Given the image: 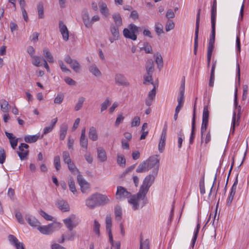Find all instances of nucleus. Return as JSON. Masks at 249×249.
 Listing matches in <instances>:
<instances>
[{"label": "nucleus", "instance_id": "obj_1", "mask_svg": "<svg viewBox=\"0 0 249 249\" xmlns=\"http://www.w3.org/2000/svg\"><path fill=\"white\" fill-rule=\"evenodd\" d=\"M146 194L147 193L140 189L137 194L131 196L128 200V202L132 206L134 210L142 208L147 204Z\"/></svg>", "mask_w": 249, "mask_h": 249}, {"label": "nucleus", "instance_id": "obj_2", "mask_svg": "<svg viewBox=\"0 0 249 249\" xmlns=\"http://www.w3.org/2000/svg\"><path fill=\"white\" fill-rule=\"evenodd\" d=\"M142 28L138 27L134 24L131 23L128 25L127 28H124L123 30L124 36L128 39L132 40H136L137 38V34L141 31Z\"/></svg>", "mask_w": 249, "mask_h": 249}, {"label": "nucleus", "instance_id": "obj_3", "mask_svg": "<svg viewBox=\"0 0 249 249\" xmlns=\"http://www.w3.org/2000/svg\"><path fill=\"white\" fill-rule=\"evenodd\" d=\"M158 156L153 155L150 157L147 160H145L149 170L152 169V174L157 175L160 167V160L158 158Z\"/></svg>", "mask_w": 249, "mask_h": 249}, {"label": "nucleus", "instance_id": "obj_4", "mask_svg": "<svg viewBox=\"0 0 249 249\" xmlns=\"http://www.w3.org/2000/svg\"><path fill=\"white\" fill-rule=\"evenodd\" d=\"M156 176L157 175L152 174L146 176L143 180L142 184L141 186L140 189L142 190L143 192L147 194L149 188L154 183L155 176Z\"/></svg>", "mask_w": 249, "mask_h": 249}, {"label": "nucleus", "instance_id": "obj_5", "mask_svg": "<svg viewBox=\"0 0 249 249\" xmlns=\"http://www.w3.org/2000/svg\"><path fill=\"white\" fill-rule=\"evenodd\" d=\"M200 12H201V9L199 8L197 11L196 18V29H195V39H194V53L195 55L196 54L197 50V47H198V34H199Z\"/></svg>", "mask_w": 249, "mask_h": 249}, {"label": "nucleus", "instance_id": "obj_6", "mask_svg": "<svg viewBox=\"0 0 249 249\" xmlns=\"http://www.w3.org/2000/svg\"><path fill=\"white\" fill-rule=\"evenodd\" d=\"M131 196V193L126 189L121 186H118L116 193V199L123 200Z\"/></svg>", "mask_w": 249, "mask_h": 249}, {"label": "nucleus", "instance_id": "obj_7", "mask_svg": "<svg viewBox=\"0 0 249 249\" xmlns=\"http://www.w3.org/2000/svg\"><path fill=\"white\" fill-rule=\"evenodd\" d=\"M216 20H211L212 31L209 40L208 49L213 50L215 37Z\"/></svg>", "mask_w": 249, "mask_h": 249}, {"label": "nucleus", "instance_id": "obj_8", "mask_svg": "<svg viewBox=\"0 0 249 249\" xmlns=\"http://www.w3.org/2000/svg\"><path fill=\"white\" fill-rule=\"evenodd\" d=\"M64 61L70 65L71 68L75 72H78L80 66L78 61L75 59H72L69 55L65 56Z\"/></svg>", "mask_w": 249, "mask_h": 249}, {"label": "nucleus", "instance_id": "obj_9", "mask_svg": "<svg viewBox=\"0 0 249 249\" xmlns=\"http://www.w3.org/2000/svg\"><path fill=\"white\" fill-rule=\"evenodd\" d=\"M95 195L99 206L106 205L110 202L109 198L105 195L96 193H95Z\"/></svg>", "mask_w": 249, "mask_h": 249}, {"label": "nucleus", "instance_id": "obj_10", "mask_svg": "<svg viewBox=\"0 0 249 249\" xmlns=\"http://www.w3.org/2000/svg\"><path fill=\"white\" fill-rule=\"evenodd\" d=\"M115 81L116 84L128 87L129 86V83L127 81L126 78L122 74L117 73L115 75Z\"/></svg>", "mask_w": 249, "mask_h": 249}, {"label": "nucleus", "instance_id": "obj_11", "mask_svg": "<svg viewBox=\"0 0 249 249\" xmlns=\"http://www.w3.org/2000/svg\"><path fill=\"white\" fill-rule=\"evenodd\" d=\"M196 104L195 102L194 107V111H193V115L192 121V129H191V133L190 135V140H189V143L190 144H192L194 142L195 138V127H196Z\"/></svg>", "mask_w": 249, "mask_h": 249}, {"label": "nucleus", "instance_id": "obj_12", "mask_svg": "<svg viewBox=\"0 0 249 249\" xmlns=\"http://www.w3.org/2000/svg\"><path fill=\"white\" fill-rule=\"evenodd\" d=\"M86 205L90 209H93L96 207L99 206L95 193L90 196L85 201Z\"/></svg>", "mask_w": 249, "mask_h": 249}, {"label": "nucleus", "instance_id": "obj_13", "mask_svg": "<svg viewBox=\"0 0 249 249\" xmlns=\"http://www.w3.org/2000/svg\"><path fill=\"white\" fill-rule=\"evenodd\" d=\"M77 178V182L80 186L81 192L83 193H86L89 189V185L88 183L80 174L78 175Z\"/></svg>", "mask_w": 249, "mask_h": 249}, {"label": "nucleus", "instance_id": "obj_14", "mask_svg": "<svg viewBox=\"0 0 249 249\" xmlns=\"http://www.w3.org/2000/svg\"><path fill=\"white\" fill-rule=\"evenodd\" d=\"M234 105L235 109H237V118H236L237 122V125L239 124V121L241 117V107L240 106L238 105V99H237V88L236 87L234 92Z\"/></svg>", "mask_w": 249, "mask_h": 249}, {"label": "nucleus", "instance_id": "obj_15", "mask_svg": "<svg viewBox=\"0 0 249 249\" xmlns=\"http://www.w3.org/2000/svg\"><path fill=\"white\" fill-rule=\"evenodd\" d=\"M56 206L63 212L70 211V206L67 202L63 199L58 200L56 203Z\"/></svg>", "mask_w": 249, "mask_h": 249}, {"label": "nucleus", "instance_id": "obj_16", "mask_svg": "<svg viewBox=\"0 0 249 249\" xmlns=\"http://www.w3.org/2000/svg\"><path fill=\"white\" fill-rule=\"evenodd\" d=\"M53 224H50L46 226H38L37 229L39 231L44 234H49L53 231Z\"/></svg>", "mask_w": 249, "mask_h": 249}, {"label": "nucleus", "instance_id": "obj_17", "mask_svg": "<svg viewBox=\"0 0 249 249\" xmlns=\"http://www.w3.org/2000/svg\"><path fill=\"white\" fill-rule=\"evenodd\" d=\"M217 61L213 60V65L211 70L210 76V80L209 83V86L211 87H213L214 85V71L216 68Z\"/></svg>", "mask_w": 249, "mask_h": 249}, {"label": "nucleus", "instance_id": "obj_18", "mask_svg": "<svg viewBox=\"0 0 249 249\" xmlns=\"http://www.w3.org/2000/svg\"><path fill=\"white\" fill-rule=\"evenodd\" d=\"M82 17L85 25L88 28L90 27L91 22H90L89 15L87 9H84L82 11Z\"/></svg>", "mask_w": 249, "mask_h": 249}, {"label": "nucleus", "instance_id": "obj_19", "mask_svg": "<svg viewBox=\"0 0 249 249\" xmlns=\"http://www.w3.org/2000/svg\"><path fill=\"white\" fill-rule=\"evenodd\" d=\"M72 218L68 217L63 219V222L69 231H72L73 229L76 227V225L73 223L72 219L74 218V215H72Z\"/></svg>", "mask_w": 249, "mask_h": 249}, {"label": "nucleus", "instance_id": "obj_20", "mask_svg": "<svg viewBox=\"0 0 249 249\" xmlns=\"http://www.w3.org/2000/svg\"><path fill=\"white\" fill-rule=\"evenodd\" d=\"M25 217L30 226L32 227H38L40 223L35 217L32 216L30 214H26Z\"/></svg>", "mask_w": 249, "mask_h": 249}, {"label": "nucleus", "instance_id": "obj_21", "mask_svg": "<svg viewBox=\"0 0 249 249\" xmlns=\"http://www.w3.org/2000/svg\"><path fill=\"white\" fill-rule=\"evenodd\" d=\"M97 157L101 162H104L107 160L106 152L102 147L97 148Z\"/></svg>", "mask_w": 249, "mask_h": 249}, {"label": "nucleus", "instance_id": "obj_22", "mask_svg": "<svg viewBox=\"0 0 249 249\" xmlns=\"http://www.w3.org/2000/svg\"><path fill=\"white\" fill-rule=\"evenodd\" d=\"M208 119H203L202 118V122L201 124V143H202L203 142V139L204 136L205 135V133L206 131L207 126H208Z\"/></svg>", "mask_w": 249, "mask_h": 249}, {"label": "nucleus", "instance_id": "obj_23", "mask_svg": "<svg viewBox=\"0 0 249 249\" xmlns=\"http://www.w3.org/2000/svg\"><path fill=\"white\" fill-rule=\"evenodd\" d=\"M68 126L66 123H63L61 124L60 129L59 139L63 141L65 139L66 135L67 133Z\"/></svg>", "mask_w": 249, "mask_h": 249}, {"label": "nucleus", "instance_id": "obj_24", "mask_svg": "<svg viewBox=\"0 0 249 249\" xmlns=\"http://www.w3.org/2000/svg\"><path fill=\"white\" fill-rule=\"evenodd\" d=\"M120 26L111 24L110 26V31L112 35L115 38H119L120 33L119 28Z\"/></svg>", "mask_w": 249, "mask_h": 249}, {"label": "nucleus", "instance_id": "obj_25", "mask_svg": "<svg viewBox=\"0 0 249 249\" xmlns=\"http://www.w3.org/2000/svg\"><path fill=\"white\" fill-rule=\"evenodd\" d=\"M8 240L12 244L15 246L17 249H20L21 244H23L18 242V239L13 235H9L8 236Z\"/></svg>", "mask_w": 249, "mask_h": 249}, {"label": "nucleus", "instance_id": "obj_26", "mask_svg": "<svg viewBox=\"0 0 249 249\" xmlns=\"http://www.w3.org/2000/svg\"><path fill=\"white\" fill-rule=\"evenodd\" d=\"M147 74H152L154 70V62L152 59L148 60L145 64Z\"/></svg>", "mask_w": 249, "mask_h": 249}, {"label": "nucleus", "instance_id": "obj_27", "mask_svg": "<svg viewBox=\"0 0 249 249\" xmlns=\"http://www.w3.org/2000/svg\"><path fill=\"white\" fill-rule=\"evenodd\" d=\"M39 137V135H26L24 137V140L26 142L31 143L36 142Z\"/></svg>", "mask_w": 249, "mask_h": 249}, {"label": "nucleus", "instance_id": "obj_28", "mask_svg": "<svg viewBox=\"0 0 249 249\" xmlns=\"http://www.w3.org/2000/svg\"><path fill=\"white\" fill-rule=\"evenodd\" d=\"M0 105L1 110L5 113L8 112L10 109V105L8 102L4 99L0 100Z\"/></svg>", "mask_w": 249, "mask_h": 249}, {"label": "nucleus", "instance_id": "obj_29", "mask_svg": "<svg viewBox=\"0 0 249 249\" xmlns=\"http://www.w3.org/2000/svg\"><path fill=\"white\" fill-rule=\"evenodd\" d=\"M89 137L93 141H95L98 139V135L96 129L94 126L90 127L89 133Z\"/></svg>", "mask_w": 249, "mask_h": 249}, {"label": "nucleus", "instance_id": "obj_30", "mask_svg": "<svg viewBox=\"0 0 249 249\" xmlns=\"http://www.w3.org/2000/svg\"><path fill=\"white\" fill-rule=\"evenodd\" d=\"M43 55L47 61L49 63H53L54 62V59L49 50L47 48H45L43 49Z\"/></svg>", "mask_w": 249, "mask_h": 249}, {"label": "nucleus", "instance_id": "obj_31", "mask_svg": "<svg viewBox=\"0 0 249 249\" xmlns=\"http://www.w3.org/2000/svg\"><path fill=\"white\" fill-rule=\"evenodd\" d=\"M89 71L94 76L98 77L101 75V72L95 64H92L89 67Z\"/></svg>", "mask_w": 249, "mask_h": 249}, {"label": "nucleus", "instance_id": "obj_32", "mask_svg": "<svg viewBox=\"0 0 249 249\" xmlns=\"http://www.w3.org/2000/svg\"><path fill=\"white\" fill-rule=\"evenodd\" d=\"M149 171L148 167L147 166V164L145 161H143L142 163H141L138 168H137L136 171L137 173H143Z\"/></svg>", "mask_w": 249, "mask_h": 249}, {"label": "nucleus", "instance_id": "obj_33", "mask_svg": "<svg viewBox=\"0 0 249 249\" xmlns=\"http://www.w3.org/2000/svg\"><path fill=\"white\" fill-rule=\"evenodd\" d=\"M216 8H217L216 0H214L213 2L211 11V20H216V13H216Z\"/></svg>", "mask_w": 249, "mask_h": 249}, {"label": "nucleus", "instance_id": "obj_34", "mask_svg": "<svg viewBox=\"0 0 249 249\" xmlns=\"http://www.w3.org/2000/svg\"><path fill=\"white\" fill-rule=\"evenodd\" d=\"M112 18L114 19L115 23H114V25L121 26L123 22H122V18L119 13H115L113 14Z\"/></svg>", "mask_w": 249, "mask_h": 249}, {"label": "nucleus", "instance_id": "obj_35", "mask_svg": "<svg viewBox=\"0 0 249 249\" xmlns=\"http://www.w3.org/2000/svg\"><path fill=\"white\" fill-rule=\"evenodd\" d=\"M37 13L39 18H43L44 15V8L43 4L42 2H39L37 5Z\"/></svg>", "mask_w": 249, "mask_h": 249}, {"label": "nucleus", "instance_id": "obj_36", "mask_svg": "<svg viewBox=\"0 0 249 249\" xmlns=\"http://www.w3.org/2000/svg\"><path fill=\"white\" fill-rule=\"evenodd\" d=\"M106 225L107 231L111 232L112 219L110 214L107 215L106 218Z\"/></svg>", "mask_w": 249, "mask_h": 249}, {"label": "nucleus", "instance_id": "obj_37", "mask_svg": "<svg viewBox=\"0 0 249 249\" xmlns=\"http://www.w3.org/2000/svg\"><path fill=\"white\" fill-rule=\"evenodd\" d=\"M99 5L100 8L101 13L105 16H107L108 15V10L107 8V5L106 3L103 2H99Z\"/></svg>", "mask_w": 249, "mask_h": 249}, {"label": "nucleus", "instance_id": "obj_38", "mask_svg": "<svg viewBox=\"0 0 249 249\" xmlns=\"http://www.w3.org/2000/svg\"><path fill=\"white\" fill-rule=\"evenodd\" d=\"M155 61L157 64L158 69L160 70L163 67V59L160 54L159 53H156Z\"/></svg>", "mask_w": 249, "mask_h": 249}, {"label": "nucleus", "instance_id": "obj_39", "mask_svg": "<svg viewBox=\"0 0 249 249\" xmlns=\"http://www.w3.org/2000/svg\"><path fill=\"white\" fill-rule=\"evenodd\" d=\"M114 213L116 218L117 220H120L122 218V211L121 207L117 205L115 207Z\"/></svg>", "mask_w": 249, "mask_h": 249}, {"label": "nucleus", "instance_id": "obj_40", "mask_svg": "<svg viewBox=\"0 0 249 249\" xmlns=\"http://www.w3.org/2000/svg\"><path fill=\"white\" fill-rule=\"evenodd\" d=\"M117 163L121 167H124L125 165V159L123 155H117Z\"/></svg>", "mask_w": 249, "mask_h": 249}, {"label": "nucleus", "instance_id": "obj_41", "mask_svg": "<svg viewBox=\"0 0 249 249\" xmlns=\"http://www.w3.org/2000/svg\"><path fill=\"white\" fill-rule=\"evenodd\" d=\"M29 151L26 150L24 151H17V154L19 156L20 159L22 160H25L29 155Z\"/></svg>", "mask_w": 249, "mask_h": 249}, {"label": "nucleus", "instance_id": "obj_42", "mask_svg": "<svg viewBox=\"0 0 249 249\" xmlns=\"http://www.w3.org/2000/svg\"><path fill=\"white\" fill-rule=\"evenodd\" d=\"M85 100L86 98L83 96L80 97L78 98V102L74 107V109L75 111H78L82 108L83 104L85 101Z\"/></svg>", "mask_w": 249, "mask_h": 249}, {"label": "nucleus", "instance_id": "obj_43", "mask_svg": "<svg viewBox=\"0 0 249 249\" xmlns=\"http://www.w3.org/2000/svg\"><path fill=\"white\" fill-rule=\"evenodd\" d=\"M155 31L158 36L164 33L162 25L159 22L156 23L155 25Z\"/></svg>", "mask_w": 249, "mask_h": 249}, {"label": "nucleus", "instance_id": "obj_44", "mask_svg": "<svg viewBox=\"0 0 249 249\" xmlns=\"http://www.w3.org/2000/svg\"><path fill=\"white\" fill-rule=\"evenodd\" d=\"M200 223H198L197 224L196 228L194 232V236H193L192 241V245L193 247L194 246V245L196 243V238L197 237V235H198V232H199V231L200 229Z\"/></svg>", "mask_w": 249, "mask_h": 249}, {"label": "nucleus", "instance_id": "obj_45", "mask_svg": "<svg viewBox=\"0 0 249 249\" xmlns=\"http://www.w3.org/2000/svg\"><path fill=\"white\" fill-rule=\"evenodd\" d=\"M88 141L86 137H80V146L86 150L88 148Z\"/></svg>", "mask_w": 249, "mask_h": 249}, {"label": "nucleus", "instance_id": "obj_46", "mask_svg": "<svg viewBox=\"0 0 249 249\" xmlns=\"http://www.w3.org/2000/svg\"><path fill=\"white\" fill-rule=\"evenodd\" d=\"M68 183L70 190H71V192H72L73 193V194H75L76 193L77 191L75 186V183L73 179L72 178H70L69 179Z\"/></svg>", "mask_w": 249, "mask_h": 249}, {"label": "nucleus", "instance_id": "obj_47", "mask_svg": "<svg viewBox=\"0 0 249 249\" xmlns=\"http://www.w3.org/2000/svg\"><path fill=\"white\" fill-rule=\"evenodd\" d=\"M199 188L200 194L201 195H204L205 193L204 175L203 176V177L199 181Z\"/></svg>", "mask_w": 249, "mask_h": 249}, {"label": "nucleus", "instance_id": "obj_48", "mask_svg": "<svg viewBox=\"0 0 249 249\" xmlns=\"http://www.w3.org/2000/svg\"><path fill=\"white\" fill-rule=\"evenodd\" d=\"M100 224L96 220H95L94 221L93 231L98 236L100 235Z\"/></svg>", "mask_w": 249, "mask_h": 249}, {"label": "nucleus", "instance_id": "obj_49", "mask_svg": "<svg viewBox=\"0 0 249 249\" xmlns=\"http://www.w3.org/2000/svg\"><path fill=\"white\" fill-rule=\"evenodd\" d=\"M237 122L236 120V113L235 111H234L233 113V116L232 119V124H231V130L232 132H234L235 126L237 125Z\"/></svg>", "mask_w": 249, "mask_h": 249}, {"label": "nucleus", "instance_id": "obj_50", "mask_svg": "<svg viewBox=\"0 0 249 249\" xmlns=\"http://www.w3.org/2000/svg\"><path fill=\"white\" fill-rule=\"evenodd\" d=\"M63 159L64 162L67 164L72 161L70 158L69 153L67 151L63 152Z\"/></svg>", "mask_w": 249, "mask_h": 249}, {"label": "nucleus", "instance_id": "obj_51", "mask_svg": "<svg viewBox=\"0 0 249 249\" xmlns=\"http://www.w3.org/2000/svg\"><path fill=\"white\" fill-rule=\"evenodd\" d=\"M70 232L65 235L66 239L69 241H73L74 240L75 236H76V232L74 231H70Z\"/></svg>", "mask_w": 249, "mask_h": 249}, {"label": "nucleus", "instance_id": "obj_52", "mask_svg": "<svg viewBox=\"0 0 249 249\" xmlns=\"http://www.w3.org/2000/svg\"><path fill=\"white\" fill-rule=\"evenodd\" d=\"M111 103L108 98H107L105 101L101 104V111L103 112L106 110L107 107L110 105Z\"/></svg>", "mask_w": 249, "mask_h": 249}, {"label": "nucleus", "instance_id": "obj_53", "mask_svg": "<svg viewBox=\"0 0 249 249\" xmlns=\"http://www.w3.org/2000/svg\"><path fill=\"white\" fill-rule=\"evenodd\" d=\"M15 216L18 221L20 224H23L24 223V221L23 219L22 214L20 212L16 211Z\"/></svg>", "mask_w": 249, "mask_h": 249}, {"label": "nucleus", "instance_id": "obj_54", "mask_svg": "<svg viewBox=\"0 0 249 249\" xmlns=\"http://www.w3.org/2000/svg\"><path fill=\"white\" fill-rule=\"evenodd\" d=\"M175 24L173 21L168 20L165 25V30L166 32H169L174 28Z\"/></svg>", "mask_w": 249, "mask_h": 249}, {"label": "nucleus", "instance_id": "obj_55", "mask_svg": "<svg viewBox=\"0 0 249 249\" xmlns=\"http://www.w3.org/2000/svg\"><path fill=\"white\" fill-rule=\"evenodd\" d=\"M64 99V95L61 93H58L54 100V103L55 104H61Z\"/></svg>", "mask_w": 249, "mask_h": 249}, {"label": "nucleus", "instance_id": "obj_56", "mask_svg": "<svg viewBox=\"0 0 249 249\" xmlns=\"http://www.w3.org/2000/svg\"><path fill=\"white\" fill-rule=\"evenodd\" d=\"M6 159L5 152L4 149L1 148L0 149V163L3 164Z\"/></svg>", "mask_w": 249, "mask_h": 249}, {"label": "nucleus", "instance_id": "obj_57", "mask_svg": "<svg viewBox=\"0 0 249 249\" xmlns=\"http://www.w3.org/2000/svg\"><path fill=\"white\" fill-rule=\"evenodd\" d=\"M140 249H149V242L147 240L144 242H142V240H141Z\"/></svg>", "mask_w": 249, "mask_h": 249}, {"label": "nucleus", "instance_id": "obj_58", "mask_svg": "<svg viewBox=\"0 0 249 249\" xmlns=\"http://www.w3.org/2000/svg\"><path fill=\"white\" fill-rule=\"evenodd\" d=\"M143 49L145 53H152V47L147 42L144 43Z\"/></svg>", "mask_w": 249, "mask_h": 249}, {"label": "nucleus", "instance_id": "obj_59", "mask_svg": "<svg viewBox=\"0 0 249 249\" xmlns=\"http://www.w3.org/2000/svg\"><path fill=\"white\" fill-rule=\"evenodd\" d=\"M39 214L47 220L51 221L53 219V217L52 216L49 215L43 210H40L39 211Z\"/></svg>", "mask_w": 249, "mask_h": 249}, {"label": "nucleus", "instance_id": "obj_60", "mask_svg": "<svg viewBox=\"0 0 249 249\" xmlns=\"http://www.w3.org/2000/svg\"><path fill=\"white\" fill-rule=\"evenodd\" d=\"M58 63H59V65L60 66V67L61 69V70L64 71V72H71L70 70L67 68V67H66V66L64 64L63 61L62 60H59L58 61Z\"/></svg>", "mask_w": 249, "mask_h": 249}, {"label": "nucleus", "instance_id": "obj_61", "mask_svg": "<svg viewBox=\"0 0 249 249\" xmlns=\"http://www.w3.org/2000/svg\"><path fill=\"white\" fill-rule=\"evenodd\" d=\"M59 27L61 33L68 31L67 26L64 24L62 21H60L59 23Z\"/></svg>", "mask_w": 249, "mask_h": 249}, {"label": "nucleus", "instance_id": "obj_62", "mask_svg": "<svg viewBox=\"0 0 249 249\" xmlns=\"http://www.w3.org/2000/svg\"><path fill=\"white\" fill-rule=\"evenodd\" d=\"M140 124V118L139 117L136 116L135 117L131 123L132 126H137L139 125Z\"/></svg>", "mask_w": 249, "mask_h": 249}, {"label": "nucleus", "instance_id": "obj_63", "mask_svg": "<svg viewBox=\"0 0 249 249\" xmlns=\"http://www.w3.org/2000/svg\"><path fill=\"white\" fill-rule=\"evenodd\" d=\"M39 35V34L37 32L33 33L30 37L31 41L34 42H36L38 40Z\"/></svg>", "mask_w": 249, "mask_h": 249}, {"label": "nucleus", "instance_id": "obj_64", "mask_svg": "<svg viewBox=\"0 0 249 249\" xmlns=\"http://www.w3.org/2000/svg\"><path fill=\"white\" fill-rule=\"evenodd\" d=\"M32 58L34 59L32 64L36 67L40 66V57L38 56L35 55L32 57Z\"/></svg>", "mask_w": 249, "mask_h": 249}]
</instances>
